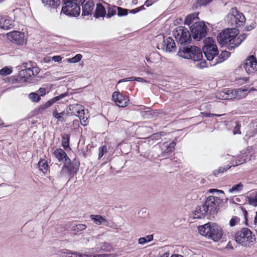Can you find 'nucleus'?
Returning a JSON list of instances; mask_svg holds the SVG:
<instances>
[{"label":"nucleus","instance_id":"38","mask_svg":"<svg viewBox=\"0 0 257 257\" xmlns=\"http://www.w3.org/2000/svg\"><path fill=\"white\" fill-rule=\"evenodd\" d=\"M29 97L33 102H38L40 101L41 98L40 96L36 92H32L29 95Z\"/></svg>","mask_w":257,"mask_h":257},{"label":"nucleus","instance_id":"51","mask_svg":"<svg viewBox=\"0 0 257 257\" xmlns=\"http://www.w3.org/2000/svg\"><path fill=\"white\" fill-rule=\"evenodd\" d=\"M110 254H88V257H110Z\"/></svg>","mask_w":257,"mask_h":257},{"label":"nucleus","instance_id":"23","mask_svg":"<svg viewBox=\"0 0 257 257\" xmlns=\"http://www.w3.org/2000/svg\"><path fill=\"white\" fill-rule=\"evenodd\" d=\"M237 14V10L235 8H232L230 13L227 15V19L228 23L232 27H236L237 22L235 21V16Z\"/></svg>","mask_w":257,"mask_h":257},{"label":"nucleus","instance_id":"50","mask_svg":"<svg viewBox=\"0 0 257 257\" xmlns=\"http://www.w3.org/2000/svg\"><path fill=\"white\" fill-rule=\"evenodd\" d=\"M207 64L205 61H201L196 64V67L201 69L206 67Z\"/></svg>","mask_w":257,"mask_h":257},{"label":"nucleus","instance_id":"28","mask_svg":"<svg viewBox=\"0 0 257 257\" xmlns=\"http://www.w3.org/2000/svg\"><path fill=\"white\" fill-rule=\"evenodd\" d=\"M248 201L250 205L257 206V190L252 192L247 197Z\"/></svg>","mask_w":257,"mask_h":257},{"label":"nucleus","instance_id":"29","mask_svg":"<svg viewBox=\"0 0 257 257\" xmlns=\"http://www.w3.org/2000/svg\"><path fill=\"white\" fill-rule=\"evenodd\" d=\"M106 14L104 8L100 4L96 5V11L94 16L96 18L104 17Z\"/></svg>","mask_w":257,"mask_h":257},{"label":"nucleus","instance_id":"41","mask_svg":"<svg viewBox=\"0 0 257 257\" xmlns=\"http://www.w3.org/2000/svg\"><path fill=\"white\" fill-rule=\"evenodd\" d=\"M12 72V70L8 67H4L0 70V75H7Z\"/></svg>","mask_w":257,"mask_h":257},{"label":"nucleus","instance_id":"57","mask_svg":"<svg viewBox=\"0 0 257 257\" xmlns=\"http://www.w3.org/2000/svg\"><path fill=\"white\" fill-rule=\"evenodd\" d=\"M38 92H39V93L41 94V96H43L46 93V89L44 88H40L39 89Z\"/></svg>","mask_w":257,"mask_h":257},{"label":"nucleus","instance_id":"10","mask_svg":"<svg viewBox=\"0 0 257 257\" xmlns=\"http://www.w3.org/2000/svg\"><path fill=\"white\" fill-rule=\"evenodd\" d=\"M7 36L11 41L18 45H23L25 43V35L23 32L15 31L8 33Z\"/></svg>","mask_w":257,"mask_h":257},{"label":"nucleus","instance_id":"3","mask_svg":"<svg viewBox=\"0 0 257 257\" xmlns=\"http://www.w3.org/2000/svg\"><path fill=\"white\" fill-rule=\"evenodd\" d=\"M198 230L201 235L211 239L214 241L220 240L223 235L220 226L213 222H208L198 226Z\"/></svg>","mask_w":257,"mask_h":257},{"label":"nucleus","instance_id":"35","mask_svg":"<svg viewBox=\"0 0 257 257\" xmlns=\"http://www.w3.org/2000/svg\"><path fill=\"white\" fill-rule=\"evenodd\" d=\"M64 254H71V256L68 257H88V254L84 253H80L78 252H72L71 251L67 250L65 252H64Z\"/></svg>","mask_w":257,"mask_h":257},{"label":"nucleus","instance_id":"7","mask_svg":"<svg viewBox=\"0 0 257 257\" xmlns=\"http://www.w3.org/2000/svg\"><path fill=\"white\" fill-rule=\"evenodd\" d=\"M176 41L181 44H188L191 41V35L187 28L178 27L173 31Z\"/></svg>","mask_w":257,"mask_h":257},{"label":"nucleus","instance_id":"64","mask_svg":"<svg viewBox=\"0 0 257 257\" xmlns=\"http://www.w3.org/2000/svg\"><path fill=\"white\" fill-rule=\"evenodd\" d=\"M169 253L168 252H165L164 253H163L161 256V257H169Z\"/></svg>","mask_w":257,"mask_h":257},{"label":"nucleus","instance_id":"39","mask_svg":"<svg viewBox=\"0 0 257 257\" xmlns=\"http://www.w3.org/2000/svg\"><path fill=\"white\" fill-rule=\"evenodd\" d=\"M87 226L83 224H78L73 226V230L75 231H80L85 230Z\"/></svg>","mask_w":257,"mask_h":257},{"label":"nucleus","instance_id":"14","mask_svg":"<svg viewBox=\"0 0 257 257\" xmlns=\"http://www.w3.org/2000/svg\"><path fill=\"white\" fill-rule=\"evenodd\" d=\"M112 98L115 104L119 107L126 106L128 100L127 97L123 96L118 91H115L112 93Z\"/></svg>","mask_w":257,"mask_h":257},{"label":"nucleus","instance_id":"60","mask_svg":"<svg viewBox=\"0 0 257 257\" xmlns=\"http://www.w3.org/2000/svg\"><path fill=\"white\" fill-rule=\"evenodd\" d=\"M135 80H136L138 82H147V81L145 80H144L143 78L141 77H135Z\"/></svg>","mask_w":257,"mask_h":257},{"label":"nucleus","instance_id":"13","mask_svg":"<svg viewBox=\"0 0 257 257\" xmlns=\"http://www.w3.org/2000/svg\"><path fill=\"white\" fill-rule=\"evenodd\" d=\"M39 72L38 68L32 67L22 70L20 72L19 75L22 78V81H26L30 77L37 75Z\"/></svg>","mask_w":257,"mask_h":257},{"label":"nucleus","instance_id":"5","mask_svg":"<svg viewBox=\"0 0 257 257\" xmlns=\"http://www.w3.org/2000/svg\"><path fill=\"white\" fill-rule=\"evenodd\" d=\"M204 44L203 51L204 55L207 60L212 61L219 53L217 47L215 44V42L212 38L208 37L204 40Z\"/></svg>","mask_w":257,"mask_h":257},{"label":"nucleus","instance_id":"46","mask_svg":"<svg viewBox=\"0 0 257 257\" xmlns=\"http://www.w3.org/2000/svg\"><path fill=\"white\" fill-rule=\"evenodd\" d=\"M247 159L246 156H243V157L241 158L240 159H238L236 160L235 164L234 165V166H238L239 165L242 164L243 163L245 162L246 160Z\"/></svg>","mask_w":257,"mask_h":257},{"label":"nucleus","instance_id":"31","mask_svg":"<svg viewBox=\"0 0 257 257\" xmlns=\"http://www.w3.org/2000/svg\"><path fill=\"white\" fill-rule=\"evenodd\" d=\"M38 165L40 171H42L44 173H46L48 170V166L47 164V161L45 159H40Z\"/></svg>","mask_w":257,"mask_h":257},{"label":"nucleus","instance_id":"33","mask_svg":"<svg viewBox=\"0 0 257 257\" xmlns=\"http://www.w3.org/2000/svg\"><path fill=\"white\" fill-rule=\"evenodd\" d=\"M230 55V53H229L228 51H222L221 54L219 55V59H221L219 61L215 60V61L213 64H210V66H214L219 62H221L225 60H226L227 58L229 57Z\"/></svg>","mask_w":257,"mask_h":257},{"label":"nucleus","instance_id":"61","mask_svg":"<svg viewBox=\"0 0 257 257\" xmlns=\"http://www.w3.org/2000/svg\"><path fill=\"white\" fill-rule=\"evenodd\" d=\"M63 2L65 6L68 5V3H74V0H63Z\"/></svg>","mask_w":257,"mask_h":257},{"label":"nucleus","instance_id":"1","mask_svg":"<svg viewBox=\"0 0 257 257\" xmlns=\"http://www.w3.org/2000/svg\"><path fill=\"white\" fill-rule=\"evenodd\" d=\"M207 192L213 194L208 196L205 202L196 207L194 211V218H201L207 215L216 214L223 202L224 191L217 189H210Z\"/></svg>","mask_w":257,"mask_h":257},{"label":"nucleus","instance_id":"49","mask_svg":"<svg viewBox=\"0 0 257 257\" xmlns=\"http://www.w3.org/2000/svg\"><path fill=\"white\" fill-rule=\"evenodd\" d=\"M240 125L238 123H237L233 131V133L234 135L241 134V132L240 131Z\"/></svg>","mask_w":257,"mask_h":257},{"label":"nucleus","instance_id":"30","mask_svg":"<svg viewBox=\"0 0 257 257\" xmlns=\"http://www.w3.org/2000/svg\"><path fill=\"white\" fill-rule=\"evenodd\" d=\"M235 16V21H236V27L240 26H242L245 21V18L244 15L242 13H239L237 10V14Z\"/></svg>","mask_w":257,"mask_h":257},{"label":"nucleus","instance_id":"56","mask_svg":"<svg viewBox=\"0 0 257 257\" xmlns=\"http://www.w3.org/2000/svg\"><path fill=\"white\" fill-rule=\"evenodd\" d=\"M204 115L207 117H211V116H220L222 115V114H213V113H204Z\"/></svg>","mask_w":257,"mask_h":257},{"label":"nucleus","instance_id":"17","mask_svg":"<svg viewBox=\"0 0 257 257\" xmlns=\"http://www.w3.org/2000/svg\"><path fill=\"white\" fill-rule=\"evenodd\" d=\"M240 91L234 90H225L220 92L218 96L221 99H233L236 98L237 94Z\"/></svg>","mask_w":257,"mask_h":257},{"label":"nucleus","instance_id":"6","mask_svg":"<svg viewBox=\"0 0 257 257\" xmlns=\"http://www.w3.org/2000/svg\"><path fill=\"white\" fill-rule=\"evenodd\" d=\"M235 239L238 244L246 246H249L250 243L253 242L255 238L254 235L249 229L244 228L236 233Z\"/></svg>","mask_w":257,"mask_h":257},{"label":"nucleus","instance_id":"20","mask_svg":"<svg viewBox=\"0 0 257 257\" xmlns=\"http://www.w3.org/2000/svg\"><path fill=\"white\" fill-rule=\"evenodd\" d=\"M54 154L59 162L61 161L65 163V162L70 161V159L62 149H57L54 151Z\"/></svg>","mask_w":257,"mask_h":257},{"label":"nucleus","instance_id":"15","mask_svg":"<svg viewBox=\"0 0 257 257\" xmlns=\"http://www.w3.org/2000/svg\"><path fill=\"white\" fill-rule=\"evenodd\" d=\"M66 112L69 115L78 116L80 114H85L84 107L78 104L69 105L67 108Z\"/></svg>","mask_w":257,"mask_h":257},{"label":"nucleus","instance_id":"12","mask_svg":"<svg viewBox=\"0 0 257 257\" xmlns=\"http://www.w3.org/2000/svg\"><path fill=\"white\" fill-rule=\"evenodd\" d=\"M78 166L74 164L69 161L64 163V165L62 168L61 173L62 175H68L69 176H73L77 173Z\"/></svg>","mask_w":257,"mask_h":257},{"label":"nucleus","instance_id":"16","mask_svg":"<svg viewBox=\"0 0 257 257\" xmlns=\"http://www.w3.org/2000/svg\"><path fill=\"white\" fill-rule=\"evenodd\" d=\"M175 146L176 143L173 141L169 140L164 142L161 146L162 155L163 156H168L174 151Z\"/></svg>","mask_w":257,"mask_h":257},{"label":"nucleus","instance_id":"21","mask_svg":"<svg viewBox=\"0 0 257 257\" xmlns=\"http://www.w3.org/2000/svg\"><path fill=\"white\" fill-rule=\"evenodd\" d=\"M90 218L97 225L107 226L108 224V222L101 215L92 214L90 216Z\"/></svg>","mask_w":257,"mask_h":257},{"label":"nucleus","instance_id":"24","mask_svg":"<svg viewBox=\"0 0 257 257\" xmlns=\"http://www.w3.org/2000/svg\"><path fill=\"white\" fill-rule=\"evenodd\" d=\"M45 7L57 9L60 4V0H42Z\"/></svg>","mask_w":257,"mask_h":257},{"label":"nucleus","instance_id":"40","mask_svg":"<svg viewBox=\"0 0 257 257\" xmlns=\"http://www.w3.org/2000/svg\"><path fill=\"white\" fill-rule=\"evenodd\" d=\"M116 10L118 11L117 7H113L110 8L108 10V13L107 14V17L110 18L116 14Z\"/></svg>","mask_w":257,"mask_h":257},{"label":"nucleus","instance_id":"32","mask_svg":"<svg viewBox=\"0 0 257 257\" xmlns=\"http://www.w3.org/2000/svg\"><path fill=\"white\" fill-rule=\"evenodd\" d=\"M243 185L241 183H239L237 184L233 185L230 189L228 190L229 193H240L242 189Z\"/></svg>","mask_w":257,"mask_h":257},{"label":"nucleus","instance_id":"26","mask_svg":"<svg viewBox=\"0 0 257 257\" xmlns=\"http://www.w3.org/2000/svg\"><path fill=\"white\" fill-rule=\"evenodd\" d=\"M68 95V92H66V93H64L61 94H60L58 96H55V97L52 98L50 100H49L48 101H47L45 104H46L47 107L48 108H49L51 106H52V104H53L56 102L61 100V99L64 98L65 97H66V96H67Z\"/></svg>","mask_w":257,"mask_h":257},{"label":"nucleus","instance_id":"48","mask_svg":"<svg viewBox=\"0 0 257 257\" xmlns=\"http://www.w3.org/2000/svg\"><path fill=\"white\" fill-rule=\"evenodd\" d=\"M62 114H63V112L59 113L57 111L56 109L53 110V116L58 119H61Z\"/></svg>","mask_w":257,"mask_h":257},{"label":"nucleus","instance_id":"25","mask_svg":"<svg viewBox=\"0 0 257 257\" xmlns=\"http://www.w3.org/2000/svg\"><path fill=\"white\" fill-rule=\"evenodd\" d=\"M68 95V92H66V93H64L61 94H60L58 96H55V97L52 98L50 100H49L48 101H47L45 104H46L47 107L48 108H49L51 106H52V104H53L56 102L61 100V99L64 98L65 97H66V96H67Z\"/></svg>","mask_w":257,"mask_h":257},{"label":"nucleus","instance_id":"2","mask_svg":"<svg viewBox=\"0 0 257 257\" xmlns=\"http://www.w3.org/2000/svg\"><path fill=\"white\" fill-rule=\"evenodd\" d=\"M246 37L244 34L238 35L236 29H227L219 33L217 40L222 46L226 45L230 50L239 46Z\"/></svg>","mask_w":257,"mask_h":257},{"label":"nucleus","instance_id":"4","mask_svg":"<svg viewBox=\"0 0 257 257\" xmlns=\"http://www.w3.org/2000/svg\"><path fill=\"white\" fill-rule=\"evenodd\" d=\"M177 55L185 59H190L194 61L202 60L203 56L201 50L196 46L181 47Z\"/></svg>","mask_w":257,"mask_h":257},{"label":"nucleus","instance_id":"43","mask_svg":"<svg viewBox=\"0 0 257 257\" xmlns=\"http://www.w3.org/2000/svg\"><path fill=\"white\" fill-rule=\"evenodd\" d=\"M213 0H197V4L198 6H206L210 3Z\"/></svg>","mask_w":257,"mask_h":257},{"label":"nucleus","instance_id":"55","mask_svg":"<svg viewBox=\"0 0 257 257\" xmlns=\"http://www.w3.org/2000/svg\"><path fill=\"white\" fill-rule=\"evenodd\" d=\"M47 108H48V107H47L45 104H42L39 107V112L40 113H42V111Z\"/></svg>","mask_w":257,"mask_h":257},{"label":"nucleus","instance_id":"18","mask_svg":"<svg viewBox=\"0 0 257 257\" xmlns=\"http://www.w3.org/2000/svg\"><path fill=\"white\" fill-rule=\"evenodd\" d=\"M164 45L162 49L166 52H172L176 48L175 43L174 40L170 37L164 39Z\"/></svg>","mask_w":257,"mask_h":257},{"label":"nucleus","instance_id":"52","mask_svg":"<svg viewBox=\"0 0 257 257\" xmlns=\"http://www.w3.org/2000/svg\"><path fill=\"white\" fill-rule=\"evenodd\" d=\"M230 168V166L227 169H225L224 167H221L219 168H218V169L217 170L214 171V173L215 174V175H216V174H218V173H223L224 171H225L227 169H229Z\"/></svg>","mask_w":257,"mask_h":257},{"label":"nucleus","instance_id":"58","mask_svg":"<svg viewBox=\"0 0 257 257\" xmlns=\"http://www.w3.org/2000/svg\"><path fill=\"white\" fill-rule=\"evenodd\" d=\"M156 0H147L145 3L147 7L152 5Z\"/></svg>","mask_w":257,"mask_h":257},{"label":"nucleus","instance_id":"63","mask_svg":"<svg viewBox=\"0 0 257 257\" xmlns=\"http://www.w3.org/2000/svg\"><path fill=\"white\" fill-rule=\"evenodd\" d=\"M171 257H183V256L180 254H173L171 256Z\"/></svg>","mask_w":257,"mask_h":257},{"label":"nucleus","instance_id":"36","mask_svg":"<svg viewBox=\"0 0 257 257\" xmlns=\"http://www.w3.org/2000/svg\"><path fill=\"white\" fill-rule=\"evenodd\" d=\"M100 250L110 252L112 250V247L110 244L107 242H102L100 244Z\"/></svg>","mask_w":257,"mask_h":257},{"label":"nucleus","instance_id":"8","mask_svg":"<svg viewBox=\"0 0 257 257\" xmlns=\"http://www.w3.org/2000/svg\"><path fill=\"white\" fill-rule=\"evenodd\" d=\"M193 39L199 41L205 37L206 33V26L203 22H195L190 27Z\"/></svg>","mask_w":257,"mask_h":257},{"label":"nucleus","instance_id":"45","mask_svg":"<svg viewBox=\"0 0 257 257\" xmlns=\"http://www.w3.org/2000/svg\"><path fill=\"white\" fill-rule=\"evenodd\" d=\"M84 114H80V115H78V116L80 118L81 124L85 126L87 124L86 122L88 117L84 116Z\"/></svg>","mask_w":257,"mask_h":257},{"label":"nucleus","instance_id":"59","mask_svg":"<svg viewBox=\"0 0 257 257\" xmlns=\"http://www.w3.org/2000/svg\"><path fill=\"white\" fill-rule=\"evenodd\" d=\"M144 237L145 239H146L147 242H150L153 239V235H148Z\"/></svg>","mask_w":257,"mask_h":257},{"label":"nucleus","instance_id":"44","mask_svg":"<svg viewBox=\"0 0 257 257\" xmlns=\"http://www.w3.org/2000/svg\"><path fill=\"white\" fill-rule=\"evenodd\" d=\"M117 14L119 16H124L127 15V10L118 7Z\"/></svg>","mask_w":257,"mask_h":257},{"label":"nucleus","instance_id":"27","mask_svg":"<svg viewBox=\"0 0 257 257\" xmlns=\"http://www.w3.org/2000/svg\"><path fill=\"white\" fill-rule=\"evenodd\" d=\"M198 14L196 13H192L186 17L185 19V24L190 25L192 23L194 24L195 22H198Z\"/></svg>","mask_w":257,"mask_h":257},{"label":"nucleus","instance_id":"34","mask_svg":"<svg viewBox=\"0 0 257 257\" xmlns=\"http://www.w3.org/2000/svg\"><path fill=\"white\" fill-rule=\"evenodd\" d=\"M70 137L67 134H64L62 136V145L65 149L69 148Z\"/></svg>","mask_w":257,"mask_h":257},{"label":"nucleus","instance_id":"19","mask_svg":"<svg viewBox=\"0 0 257 257\" xmlns=\"http://www.w3.org/2000/svg\"><path fill=\"white\" fill-rule=\"evenodd\" d=\"M14 24L12 19L9 18H2L0 19V28L8 30L13 28Z\"/></svg>","mask_w":257,"mask_h":257},{"label":"nucleus","instance_id":"37","mask_svg":"<svg viewBox=\"0 0 257 257\" xmlns=\"http://www.w3.org/2000/svg\"><path fill=\"white\" fill-rule=\"evenodd\" d=\"M82 57V56L81 54H78L71 58L67 59L66 61L69 63H75L80 61Z\"/></svg>","mask_w":257,"mask_h":257},{"label":"nucleus","instance_id":"22","mask_svg":"<svg viewBox=\"0 0 257 257\" xmlns=\"http://www.w3.org/2000/svg\"><path fill=\"white\" fill-rule=\"evenodd\" d=\"M94 6L92 1H88L82 7V14L84 16L91 15Z\"/></svg>","mask_w":257,"mask_h":257},{"label":"nucleus","instance_id":"9","mask_svg":"<svg viewBox=\"0 0 257 257\" xmlns=\"http://www.w3.org/2000/svg\"><path fill=\"white\" fill-rule=\"evenodd\" d=\"M61 13L68 16H78L80 13V5L76 3H68V5L62 8Z\"/></svg>","mask_w":257,"mask_h":257},{"label":"nucleus","instance_id":"53","mask_svg":"<svg viewBox=\"0 0 257 257\" xmlns=\"http://www.w3.org/2000/svg\"><path fill=\"white\" fill-rule=\"evenodd\" d=\"M138 242L140 244H144L148 242L144 237H142L139 239Z\"/></svg>","mask_w":257,"mask_h":257},{"label":"nucleus","instance_id":"54","mask_svg":"<svg viewBox=\"0 0 257 257\" xmlns=\"http://www.w3.org/2000/svg\"><path fill=\"white\" fill-rule=\"evenodd\" d=\"M52 59L55 62H60L62 60V57L60 56H54L52 57Z\"/></svg>","mask_w":257,"mask_h":257},{"label":"nucleus","instance_id":"62","mask_svg":"<svg viewBox=\"0 0 257 257\" xmlns=\"http://www.w3.org/2000/svg\"><path fill=\"white\" fill-rule=\"evenodd\" d=\"M86 0H74L75 2L78 4L79 5L80 4H82L84 2H85Z\"/></svg>","mask_w":257,"mask_h":257},{"label":"nucleus","instance_id":"11","mask_svg":"<svg viewBox=\"0 0 257 257\" xmlns=\"http://www.w3.org/2000/svg\"><path fill=\"white\" fill-rule=\"evenodd\" d=\"M243 67L248 73L257 71V60L253 56H250L245 60Z\"/></svg>","mask_w":257,"mask_h":257},{"label":"nucleus","instance_id":"47","mask_svg":"<svg viewBox=\"0 0 257 257\" xmlns=\"http://www.w3.org/2000/svg\"><path fill=\"white\" fill-rule=\"evenodd\" d=\"M107 152V148L106 146H102L99 149V153L98 154L99 158H101L103 157L104 153Z\"/></svg>","mask_w":257,"mask_h":257},{"label":"nucleus","instance_id":"42","mask_svg":"<svg viewBox=\"0 0 257 257\" xmlns=\"http://www.w3.org/2000/svg\"><path fill=\"white\" fill-rule=\"evenodd\" d=\"M239 218L236 216H233L229 221V225L231 227L235 226L236 224L239 223Z\"/></svg>","mask_w":257,"mask_h":257}]
</instances>
